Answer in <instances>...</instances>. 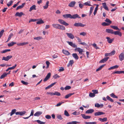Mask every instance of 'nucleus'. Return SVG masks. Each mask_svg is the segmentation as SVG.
I'll return each mask as SVG.
<instances>
[{
	"mask_svg": "<svg viewBox=\"0 0 124 124\" xmlns=\"http://www.w3.org/2000/svg\"><path fill=\"white\" fill-rule=\"evenodd\" d=\"M58 21L61 24L64 25L65 26H67L69 25L68 23L62 20L59 19L58 20Z\"/></svg>",
	"mask_w": 124,
	"mask_h": 124,
	"instance_id": "nucleus-1",
	"label": "nucleus"
},
{
	"mask_svg": "<svg viewBox=\"0 0 124 124\" xmlns=\"http://www.w3.org/2000/svg\"><path fill=\"white\" fill-rule=\"evenodd\" d=\"M74 26L76 27L80 26L81 27H84L85 25V24H83L81 23H75L74 25Z\"/></svg>",
	"mask_w": 124,
	"mask_h": 124,
	"instance_id": "nucleus-2",
	"label": "nucleus"
},
{
	"mask_svg": "<svg viewBox=\"0 0 124 124\" xmlns=\"http://www.w3.org/2000/svg\"><path fill=\"white\" fill-rule=\"evenodd\" d=\"M12 57L11 55H8L6 57H2V60H4L5 61H8Z\"/></svg>",
	"mask_w": 124,
	"mask_h": 124,
	"instance_id": "nucleus-3",
	"label": "nucleus"
},
{
	"mask_svg": "<svg viewBox=\"0 0 124 124\" xmlns=\"http://www.w3.org/2000/svg\"><path fill=\"white\" fill-rule=\"evenodd\" d=\"M119 58L120 61H122L124 60V52L121 53L119 55Z\"/></svg>",
	"mask_w": 124,
	"mask_h": 124,
	"instance_id": "nucleus-4",
	"label": "nucleus"
},
{
	"mask_svg": "<svg viewBox=\"0 0 124 124\" xmlns=\"http://www.w3.org/2000/svg\"><path fill=\"white\" fill-rule=\"evenodd\" d=\"M67 42L73 48L77 47V45L73 43L72 42L67 41Z\"/></svg>",
	"mask_w": 124,
	"mask_h": 124,
	"instance_id": "nucleus-5",
	"label": "nucleus"
},
{
	"mask_svg": "<svg viewBox=\"0 0 124 124\" xmlns=\"http://www.w3.org/2000/svg\"><path fill=\"white\" fill-rule=\"evenodd\" d=\"M77 18H81L79 16L78 14H76L73 15L72 16L71 15L70 18L75 19Z\"/></svg>",
	"mask_w": 124,
	"mask_h": 124,
	"instance_id": "nucleus-6",
	"label": "nucleus"
},
{
	"mask_svg": "<svg viewBox=\"0 0 124 124\" xmlns=\"http://www.w3.org/2000/svg\"><path fill=\"white\" fill-rule=\"evenodd\" d=\"M66 34L69 38L71 39H73L74 38V36L71 33H67Z\"/></svg>",
	"mask_w": 124,
	"mask_h": 124,
	"instance_id": "nucleus-7",
	"label": "nucleus"
},
{
	"mask_svg": "<svg viewBox=\"0 0 124 124\" xmlns=\"http://www.w3.org/2000/svg\"><path fill=\"white\" fill-rule=\"evenodd\" d=\"M113 34H114L115 35H118L120 37L122 35V33L118 31H114Z\"/></svg>",
	"mask_w": 124,
	"mask_h": 124,
	"instance_id": "nucleus-8",
	"label": "nucleus"
},
{
	"mask_svg": "<svg viewBox=\"0 0 124 124\" xmlns=\"http://www.w3.org/2000/svg\"><path fill=\"white\" fill-rule=\"evenodd\" d=\"M62 52L64 54L67 55H69L70 54V53L68 51L64 49L62 50Z\"/></svg>",
	"mask_w": 124,
	"mask_h": 124,
	"instance_id": "nucleus-9",
	"label": "nucleus"
},
{
	"mask_svg": "<svg viewBox=\"0 0 124 124\" xmlns=\"http://www.w3.org/2000/svg\"><path fill=\"white\" fill-rule=\"evenodd\" d=\"M51 76V73H48L46 77L43 80V81L44 82H45L47 80H48L49 78H50Z\"/></svg>",
	"mask_w": 124,
	"mask_h": 124,
	"instance_id": "nucleus-10",
	"label": "nucleus"
},
{
	"mask_svg": "<svg viewBox=\"0 0 124 124\" xmlns=\"http://www.w3.org/2000/svg\"><path fill=\"white\" fill-rule=\"evenodd\" d=\"M106 39L107 40V41L109 43H111L114 40V38H112L111 39L109 37H107L106 38Z\"/></svg>",
	"mask_w": 124,
	"mask_h": 124,
	"instance_id": "nucleus-11",
	"label": "nucleus"
},
{
	"mask_svg": "<svg viewBox=\"0 0 124 124\" xmlns=\"http://www.w3.org/2000/svg\"><path fill=\"white\" fill-rule=\"evenodd\" d=\"M105 113L99 111L95 113H94V116H100L101 115L105 114Z\"/></svg>",
	"mask_w": 124,
	"mask_h": 124,
	"instance_id": "nucleus-12",
	"label": "nucleus"
},
{
	"mask_svg": "<svg viewBox=\"0 0 124 124\" xmlns=\"http://www.w3.org/2000/svg\"><path fill=\"white\" fill-rule=\"evenodd\" d=\"M102 5L104 9L107 10L108 11L109 9L107 5L106 4V2L102 3Z\"/></svg>",
	"mask_w": 124,
	"mask_h": 124,
	"instance_id": "nucleus-13",
	"label": "nucleus"
},
{
	"mask_svg": "<svg viewBox=\"0 0 124 124\" xmlns=\"http://www.w3.org/2000/svg\"><path fill=\"white\" fill-rule=\"evenodd\" d=\"M16 16H18L19 17H21L22 15H24V14L22 12H20V13L17 12L15 14Z\"/></svg>",
	"mask_w": 124,
	"mask_h": 124,
	"instance_id": "nucleus-14",
	"label": "nucleus"
},
{
	"mask_svg": "<svg viewBox=\"0 0 124 124\" xmlns=\"http://www.w3.org/2000/svg\"><path fill=\"white\" fill-rule=\"evenodd\" d=\"M109 57H107L104 58L102 59L101 60L100 62V63H104V62H106L109 58Z\"/></svg>",
	"mask_w": 124,
	"mask_h": 124,
	"instance_id": "nucleus-15",
	"label": "nucleus"
},
{
	"mask_svg": "<svg viewBox=\"0 0 124 124\" xmlns=\"http://www.w3.org/2000/svg\"><path fill=\"white\" fill-rule=\"evenodd\" d=\"M63 17L65 18H70L71 15L70 14H67L63 15Z\"/></svg>",
	"mask_w": 124,
	"mask_h": 124,
	"instance_id": "nucleus-16",
	"label": "nucleus"
},
{
	"mask_svg": "<svg viewBox=\"0 0 124 124\" xmlns=\"http://www.w3.org/2000/svg\"><path fill=\"white\" fill-rule=\"evenodd\" d=\"M75 3L76 2L75 1H71L69 4L68 6H69L70 7H73L74 6Z\"/></svg>",
	"mask_w": 124,
	"mask_h": 124,
	"instance_id": "nucleus-17",
	"label": "nucleus"
},
{
	"mask_svg": "<svg viewBox=\"0 0 124 124\" xmlns=\"http://www.w3.org/2000/svg\"><path fill=\"white\" fill-rule=\"evenodd\" d=\"M81 116L83 118L85 119H90L91 117L90 116H86L84 114H82Z\"/></svg>",
	"mask_w": 124,
	"mask_h": 124,
	"instance_id": "nucleus-18",
	"label": "nucleus"
},
{
	"mask_svg": "<svg viewBox=\"0 0 124 124\" xmlns=\"http://www.w3.org/2000/svg\"><path fill=\"white\" fill-rule=\"evenodd\" d=\"M106 32L111 34H113L114 31L113 30L111 29H107L106 30Z\"/></svg>",
	"mask_w": 124,
	"mask_h": 124,
	"instance_id": "nucleus-19",
	"label": "nucleus"
},
{
	"mask_svg": "<svg viewBox=\"0 0 124 124\" xmlns=\"http://www.w3.org/2000/svg\"><path fill=\"white\" fill-rule=\"evenodd\" d=\"M94 111V110L93 109H90L86 111L85 113L86 114L91 113L93 112Z\"/></svg>",
	"mask_w": 124,
	"mask_h": 124,
	"instance_id": "nucleus-20",
	"label": "nucleus"
},
{
	"mask_svg": "<svg viewBox=\"0 0 124 124\" xmlns=\"http://www.w3.org/2000/svg\"><path fill=\"white\" fill-rule=\"evenodd\" d=\"M25 4V3H23L22 4V5H21L19 6H18L16 8V10H18L20 9H21L23 8L24 6V5Z\"/></svg>",
	"mask_w": 124,
	"mask_h": 124,
	"instance_id": "nucleus-21",
	"label": "nucleus"
},
{
	"mask_svg": "<svg viewBox=\"0 0 124 124\" xmlns=\"http://www.w3.org/2000/svg\"><path fill=\"white\" fill-rule=\"evenodd\" d=\"M103 106V104H99L98 103H96L95 104V107L99 108H102Z\"/></svg>",
	"mask_w": 124,
	"mask_h": 124,
	"instance_id": "nucleus-22",
	"label": "nucleus"
},
{
	"mask_svg": "<svg viewBox=\"0 0 124 124\" xmlns=\"http://www.w3.org/2000/svg\"><path fill=\"white\" fill-rule=\"evenodd\" d=\"M28 42H24L22 43H19L17 44V45L18 46H23L24 45H26L27 44H28Z\"/></svg>",
	"mask_w": 124,
	"mask_h": 124,
	"instance_id": "nucleus-23",
	"label": "nucleus"
},
{
	"mask_svg": "<svg viewBox=\"0 0 124 124\" xmlns=\"http://www.w3.org/2000/svg\"><path fill=\"white\" fill-rule=\"evenodd\" d=\"M42 113V112L41 111H38L35 113L34 114V116H39L41 115Z\"/></svg>",
	"mask_w": 124,
	"mask_h": 124,
	"instance_id": "nucleus-24",
	"label": "nucleus"
},
{
	"mask_svg": "<svg viewBox=\"0 0 124 124\" xmlns=\"http://www.w3.org/2000/svg\"><path fill=\"white\" fill-rule=\"evenodd\" d=\"M73 57L76 60H77L78 59L79 57L78 56L77 54L76 53H73L72 54Z\"/></svg>",
	"mask_w": 124,
	"mask_h": 124,
	"instance_id": "nucleus-25",
	"label": "nucleus"
},
{
	"mask_svg": "<svg viewBox=\"0 0 124 124\" xmlns=\"http://www.w3.org/2000/svg\"><path fill=\"white\" fill-rule=\"evenodd\" d=\"M59 25L58 24H52V26L54 28L56 29H58Z\"/></svg>",
	"mask_w": 124,
	"mask_h": 124,
	"instance_id": "nucleus-26",
	"label": "nucleus"
},
{
	"mask_svg": "<svg viewBox=\"0 0 124 124\" xmlns=\"http://www.w3.org/2000/svg\"><path fill=\"white\" fill-rule=\"evenodd\" d=\"M36 10V6L35 5H33L30 7V9L29 10V11L30 12H31L32 10Z\"/></svg>",
	"mask_w": 124,
	"mask_h": 124,
	"instance_id": "nucleus-27",
	"label": "nucleus"
},
{
	"mask_svg": "<svg viewBox=\"0 0 124 124\" xmlns=\"http://www.w3.org/2000/svg\"><path fill=\"white\" fill-rule=\"evenodd\" d=\"M118 67V66L117 65H116L112 67H111L109 68L108 70H110L115 69H117Z\"/></svg>",
	"mask_w": 124,
	"mask_h": 124,
	"instance_id": "nucleus-28",
	"label": "nucleus"
},
{
	"mask_svg": "<svg viewBox=\"0 0 124 124\" xmlns=\"http://www.w3.org/2000/svg\"><path fill=\"white\" fill-rule=\"evenodd\" d=\"M98 120L101 122H104L107 120V118L104 117L103 118H99Z\"/></svg>",
	"mask_w": 124,
	"mask_h": 124,
	"instance_id": "nucleus-29",
	"label": "nucleus"
},
{
	"mask_svg": "<svg viewBox=\"0 0 124 124\" xmlns=\"http://www.w3.org/2000/svg\"><path fill=\"white\" fill-rule=\"evenodd\" d=\"M58 29L61 30H65V27L63 25H59Z\"/></svg>",
	"mask_w": 124,
	"mask_h": 124,
	"instance_id": "nucleus-30",
	"label": "nucleus"
},
{
	"mask_svg": "<svg viewBox=\"0 0 124 124\" xmlns=\"http://www.w3.org/2000/svg\"><path fill=\"white\" fill-rule=\"evenodd\" d=\"M49 3V2L48 1H47L45 5L43 6V8L44 9H46L48 8Z\"/></svg>",
	"mask_w": 124,
	"mask_h": 124,
	"instance_id": "nucleus-31",
	"label": "nucleus"
},
{
	"mask_svg": "<svg viewBox=\"0 0 124 124\" xmlns=\"http://www.w3.org/2000/svg\"><path fill=\"white\" fill-rule=\"evenodd\" d=\"M79 122L76 121H72L71 122L67 123V124H77V123H79Z\"/></svg>",
	"mask_w": 124,
	"mask_h": 124,
	"instance_id": "nucleus-32",
	"label": "nucleus"
},
{
	"mask_svg": "<svg viewBox=\"0 0 124 124\" xmlns=\"http://www.w3.org/2000/svg\"><path fill=\"white\" fill-rule=\"evenodd\" d=\"M105 21L107 22V23L108 25H109L112 23V21L108 18H106L105 20Z\"/></svg>",
	"mask_w": 124,
	"mask_h": 124,
	"instance_id": "nucleus-33",
	"label": "nucleus"
},
{
	"mask_svg": "<svg viewBox=\"0 0 124 124\" xmlns=\"http://www.w3.org/2000/svg\"><path fill=\"white\" fill-rule=\"evenodd\" d=\"M90 2L89 1H88L84 3L83 5L85 6H92L90 4Z\"/></svg>",
	"mask_w": 124,
	"mask_h": 124,
	"instance_id": "nucleus-34",
	"label": "nucleus"
},
{
	"mask_svg": "<svg viewBox=\"0 0 124 124\" xmlns=\"http://www.w3.org/2000/svg\"><path fill=\"white\" fill-rule=\"evenodd\" d=\"M16 42H12L10 43H8V45L9 47L11 46L14 45V44H16Z\"/></svg>",
	"mask_w": 124,
	"mask_h": 124,
	"instance_id": "nucleus-35",
	"label": "nucleus"
},
{
	"mask_svg": "<svg viewBox=\"0 0 124 124\" xmlns=\"http://www.w3.org/2000/svg\"><path fill=\"white\" fill-rule=\"evenodd\" d=\"M7 76L6 72H4L3 73L0 77V79H2L5 77Z\"/></svg>",
	"mask_w": 124,
	"mask_h": 124,
	"instance_id": "nucleus-36",
	"label": "nucleus"
},
{
	"mask_svg": "<svg viewBox=\"0 0 124 124\" xmlns=\"http://www.w3.org/2000/svg\"><path fill=\"white\" fill-rule=\"evenodd\" d=\"M110 27L111 28L114 29V30H119V28L117 26L113 25H111L110 26Z\"/></svg>",
	"mask_w": 124,
	"mask_h": 124,
	"instance_id": "nucleus-37",
	"label": "nucleus"
},
{
	"mask_svg": "<svg viewBox=\"0 0 124 124\" xmlns=\"http://www.w3.org/2000/svg\"><path fill=\"white\" fill-rule=\"evenodd\" d=\"M98 5H97L96 7H95V9H94V12H93V14L94 16L95 15L97 12V11L98 9Z\"/></svg>",
	"mask_w": 124,
	"mask_h": 124,
	"instance_id": "nucleus-38",
	"label": "nucleus"
},
{
	"mask_svg": "<svg viewBox=\"0 0 124 124\" xmlns=\"http://www.w3.org/2000/svg\"><path fill=\"white\" fill-rule=\"evenodd\" d=\"M16 109H14L12 110L11 111V112L10 113V116H12L13 114H14L15 113H16Z\"/></svg>",
	"mask_w": 124,
	"mask_h": 124,
	"instance_id": "nucleus-39",
	"label": "nucleus"
},
{
	"mask_svg": "<svg viewBox=\"0 0 124 124\" xmlns=\"http://www.w3.org/2000/svg\"><path fill=\"white\" fill-rule=\"evenodd\" d=\"M74 94V93H70L68 94L65 96V98L66 99H67L69 97L71 96L72 95Z\"/></svg>",
	"mask_w": 124,
	"mask_h": 124,
	"instance_id": "nucleus-40",
	"label": "nucleus"
},
{
	"mask_svg": "<svg viewBox=\"0 0 124 124\" xmlns=\"http://www.w3.org/2000/svg\"><path fill=\"white\" fill-rule=\"evenodd\" d=\"M43 23H44L43 21L41 19L39 20L36 22V23L38 24H39Z\"/></svg>",
	"mask_w": 124,
	"mask_h": 124,
	"instance_id": "nucleus-41",
	"label": "nucleus"
},
{
	"mask_svg": "<svg viewBox=\"0 0 124 124\" xmlns=\"http://www.w3.org/2000/svg\"><path fill=\"white\" fill-rule=\"evenodd\" d=\"M107 99L112 102H114L113 100L108 95L106 97Z\"/></svg>",
	"mask_w": 124,
	"mask_h": 124,
	"instance_id": "nucleus-42",
	"label": "nucleus"
},
{
	"mask_svg": "<svg viewBox=\"0 0 124 124\" xmlns=\"http://www.w3.org/2000/svg\"><path fill=\"white\" fill-rule=\"evenodd\" d=\"M11 50L10 49H7L3 50L1 52L2 53H5L7 52L10 51Z\"/></svg>",
	"mask_w": 124,
	"mask_h": 124,
	"instance_id": "nucleus-43",
	"label": "nucleus"
},
{
	"mask_svg": "<svg viewBox=\"0 0 124 124\" xmlns=\"http://www.w3.org/2000/svg\"><path fill=\"white\" fill-rule=\"evenodd\" d=\"M110 95L111 97L113 98H117L118 97L114 94L113 93H112Z\"/></svg>",
	"mask_w": 124,
	"mask_h": 124,
	"instance_id": "nucleus-44",
	"label": "nucleus"
},
{
	"mask_svg": "<svg viewBox=\"0 0 124 124\" xmlns=\"http://www.w3.org/2000/svg\"><path fill=\"white\" fill-rule=\"evenodd\" d=\"M36 121L39 124H44L45 123V122H42L39 120H37Z\"/></svg>",
	"mask_w": 124,
	"mask_h": 124,
	"instance_id": "nucleus-45",
	"label": "nucleus"
},
{
	"mask_svg": "<svg viewBox=\"0 0 124 124\" xmlns=\"http://www.w3.org/2000/svg\"><path fill=\"white\" fill-rule=\"evenodd\" d=\"M64 114L66 116L68 117L70 116V115L66 110H65L64 111Z\"/></svg>",
	"mask_w": 124,
	"mask_h": 124,
	"instance_id": "nucleus-46",
	"label": "nucleus"
},
{
	"mask_svg": "<svg viewBox=\"0 0 124 124\" xmlns=\"http://www.w3.org/2000/svg\"><path fill=\"white\" fill-rule=\"evenodd\" d=\"M43 39V38L41 37H37L34 38V39L39 40L40 39Z\"/></svg>",
	"mask_w": 124,
	"mask_h": 124,
	"instance_id": "nucleus-47",
	"label": "nucleus"
},
{
	"mask_svg": "<svg viewBox=\"0 0 124 124\" xmlns=\"http://www.w3.org/2000/svg\"><path fill=\"white\" fill-rule=\"evenodd\" d=\"M57 118L58 119L60 120H62L63 119V118L62 117L61 115H57Z\"/></svg>",
	"mask_w": 124,
	"mask_h": 124,
	"instance_id": "nucleus-48",
	"label": "nucleus"
},
{
	"mask_svg": "<svg viewBox=\"0 0 124 124\" xmlns=\"http://www.w3.org/2000/svg\"><path fill=\"white\" fill-rule=\"evenodd\" d=\"M13 1L12 0H11L9 2H8L7 5L8 7H9L12 5Z\"/></svg>",
	"mask_w": 124,
	"mask_h": 124,
	"instance_id": "nucleus-49",
	"label": "nucleus"
},
{
	"mask_svg": "<svg viewBox=\"0 0 124 124\" xmlns=\"http://www.w3.org/2000/svg\"><path fill=\"white\" fill-rule=\"evenodd\" d=\"M13 36V34L11 33L9 36L7 42L8 41L11 39V37Z\"/></svg>",
	"mask_w": 124,
	"mask_h": 124,
	"instance_id": "nucleus-50",
	"label": "nucleus"
},
{
	"mask_svg": "<svg viewBox=\"0 0 124 124\" xmlns=\"http://www.w3.org/2000/svg\"><path fill=\"white\" fill-rule=\"evenodd\" d=\"M93 8H94V7H90V12H89V15H90L91 14H92V12H93Z\"/></svg>",
	"mask_w": 124,
	"mask_h": 124,
	"instance_id": "nucleus-51",
	"label": "nucleus"
},
{
	"mask_svg": "<svg viewBox=\"0 0 124 124\" xmlns=\"http://www.w3.org/2000/svg\"><path fill=\"white\" fill-rule=\"evenodd\" d=\"M95 96L94 93H90L89 94V96L91 97H93Z\"/></svg>",
	"mask_w": 124,
	"mask_h": 124,
	"instance_id": "nucleus-52",
	"label": "nucleus"
},
{
	"mask_svg": "<svg viewBox=\"0 0 124 124\" xmlns=\"http://www.w3.org/2000/svg\"><path fill=\"white\" fill-rule=\"evenodd\" d=\"M26 113V112L25 111L20 112L19 115L20 116H22L24 115Z\"/></svg>",
	"mask_w": 124,
	"mask_h": 124,
	"instance_id": "nucleus-53",
	"label": "nucleus"
},
{
	"mask_svg": "<svg viewBox=\"0 0 124 124\" xmlns=\"http://www.w3.org/2000/svg\"><path fill=\"white\" fill-rule=\"evenodd\" d=\"M55 95L59 96L61 95V94L60 93L56 91L54 93V95Z\"/></svg>",
	"mask_w": 124,
	"mask_h": 124,
	"instance_id": "nucleus-54",
	"label": "nucleus"
},
{
	"mask_svg": "<svg viewBox=\"0 0 124 124\" xmlns=\"http://www.w3.org/2000/svg\"><path fill=\"white\" fill-rule=\"evenodd\" d=\"M17 64H15V65L12 67L8 68L9 70H13L14 69L16 66Z\"/></svg>",
	"mask_w": 124,
	"mask_h": 124,
	"instance_id": "nucleus-55",
	"label": "nucleus"
},
{
	"mask_svg": "<svg viewBox=\"0 0 124 124\" xmlns=\"http://www.w3.org/2000/svg\"><path fill=\"white\" fill-rule=\"evenodd\" d=\"M96 49H98L99 48L97 46L96 44L95 43H94L92 45Z\"/></svg>",
	"mask_w": 124,
	"mask_h": 124,
	"instance_id": "nucleus-56",
	"label": "nucleus"
},
{
	"mask_svg": "<svg viewBox=\"0 0 124 124\" xmlns=\"http://www.w3.org/2000/svg\"><path fill=\"white\" fill-rule=\"evenodd\" d=\"M85 124H96L97 123L95 122H85Z\"/></svg>",
	"mask_w": 124,
	"mask_h": 124,
	"instance_id": "nucleus-57",
	"label": "nucleus"
},
{
	"mask_svg": "<svg viewBox=\"0 0 124 124\" xmlns=\"http://www.w3.org/2000/svg\"><path fill=\"white\" fill-rule=\"evenodd\" d=\"M4 30H2L0 32V38L3 35V33L4 32Z\"/></svg>",
	"mask_w": 124,
	"mask_h": 124,
	"instance_id": "nucleus-58",
	"label": "nucleus"
},
{
	"mask_svg": "<svg viewBox=\"0 0 124 124\" xmlns=\"http://www.w3.org/2000/svg\"><path fill=\"white\" fill-rule=\"evenodd\" d=\"M83 52V49L80 48L78 52L79 54H82V52Z\"/></svg>",
	"mask_w": 124,
	"mask_h": 124,
	"instance_id": "nucleus-59",
	"label": "nucleus"
},
{
	"mask_svg": "<svg viewBox=\"0 0 124 124\" xmlns=\"http://www.w3.org/2000/svg\"><path fill=\"white\" fill-rule=\"evenodd\" d=\"M53 77L54 79H56L57 78L60 77V76L57 74H56L53 76Z\"/></svg>",
	"mask_w": 124,
	"mask_h": 124,
	"instance_id": "nucleus-60",
	"label": "nucleus"
},
{
	"mask_svg": "<svg viewBox=\"0 0 124 124\" xmlns=\"http://www.w3.org/2000/svg\"><path fill=\"white\" fill-rule=\"evenodd\" d=\"M69 63L70 64V65L71 66H72V65L73 64V63H74V62L73 60H70L69 62Z\"/></svg>",
	"mask_w": 124,
	"mask_h": 124,
	"instance_id": "nucleus-61",
	"label": "nucleus"
},
{
	"mask_svg": "<svg viewBox=\"0 0 124 124\" xmlns=\"http://www.w3.org/2000/svg\"><path fill=\"white\" fill-rule=\"evenodd\" d=\"M21 82L23 84L25 85H27L28 84V83L26 82H25L23 80H22L21 81Z\"/></svg>",
	"mask_w": 124,
	"mask_h": 124,
	"instance_id": "nucleus-62",
	"label": "nucleus"
},
{
	"mask_svg": "<svg viewBox=\"0 0 124 124\" xmlns=\"http://www.w3.org/2000/svg\"><path fill=\"white\" fill-rule=\"evenodd\" d=\"M64 70V68L62 67H61L59 69L58 71L60 72Z\"/></svg>",
	"mask_w": 124,
	"mask_h": 124,
	"instance_id": "nucleus-63",
	"label": "nucleus"
},
{
	"mask_svg": "<svg viewBox=\"0 0 124 124\" xmlns=\"http://www.w3.org/2000/svg\"><path fill=\"white\" fill-rule=\"evenodd\" d=\"M51 117V116L49 115H47L45 116V118L47 119H50Z\"/></svg>",
	"mask_w": 124,
	"mask_h": 124,
	"instance_id": "nucleus-64",
	"label": "nucleus"
}]
</instances>
